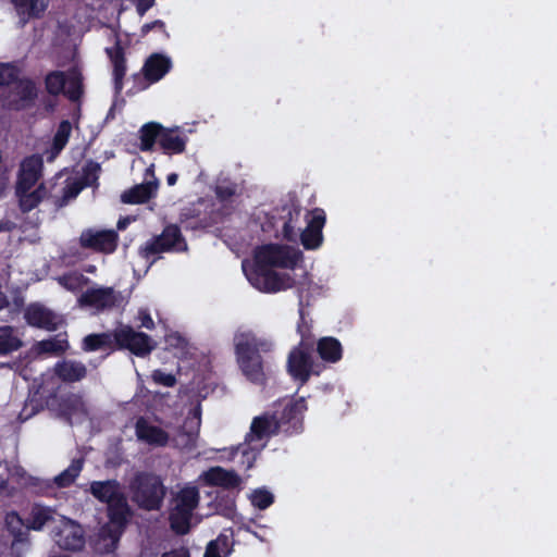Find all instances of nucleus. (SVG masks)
Masks as SVG:
<instances>
[{
	"label": "nucleus",
	"mask_w": 557,
	"mask_h": 557,
	"mask_svg": "<svg viewBox=\"0 0 557 557\" xmlns=\"http://www.w3.org/2000/svg\"><path fill=\"white\" fill-rule=\"evenodd\" d=\"M236 360L243 374L253 384H265L262 354L272 351L271 341L258 337L251 331L239 332L234 336Z\"/></svg>",
	"instance_id": "nucleus-1"
},
{
	"label": "nucleus",
	"mask_w": 557,
	"mask_h": 557,
	"mask_svg": "<svg viewBox=\"0 0 557 557\" xmlns=\"http://www.w3.org/2000/svg\"><path fill=\"white\" fill-rule=\"evenodd\" d=\"M132 500L139 509L158 511L162 508L166 495V486L160 475L140 471L137 472L131 483Z\"/></svg>",
	"instance_id": "nucleus-2"
},
{
	"label": "nucleus",
	"mask_w": 557,
	"mask_h": 557,
	"mask_svg": "<svg viewBox=\"0 0 557 557\" xmlns=\"http://www.w3.org/2000/svg\"><path fill=\"white\" fill-rule=\"evenodd\" d=\"M280 428L273 414L264 413L252 419L250 431L245 436V443L232 449V455L238 453L247 460V469L253 466V462L260 451L265 447V443L256 445V442L269 440L273 435L280 434Z\"/></svg>",
	"instance_id": "nucleus-3"
},
{
	"label": "nucleus",
	"mask_w": 557,
	"mask_h": 557,
	"mask_svg": "<svg viewBox=\"0 0 557 557\" xmlns=\"http://www.w3.org/2000/svg\"><path fill=\"white\" fill-rule=\"evenodd\" d=\"M107 516L109 522L101 528L100 536L103 541H109L106 544V552L111 553L117 547L120 539L133 516L125 493L107 504Z\"/></svg>",
	"instance_id": "nucleus-4"
},
{
	"label": "nucleus",
	"mask_w": 557,
	"mask_h": 557,
	"mask_svg": "<svg viewBox=\"0 0 557 557\" xmlns=\"http://www.w3.org/2000/svg\"><path fill=\"white\" fill-rule=\"evenodd\" d=\"M200 500L199 491L196 486H185L174 497L175 505L170 512L169 521L171 529L180 535H185L190 530V520L194 510Z\"/></svg>",
	"instance_id": "nucleus-5"
},
{
	"label": "nucleus",
	"mask_w": 557,
	"mask_h": 557,
	"mask_svg": "<svg viewBox=\"0 0 557 557\" xmlns=\"http://www.w3.org/2000/svg\"><path fill=\"white\" fill-rule=\"evenodd\" d=\"M46 91L53 97L64 95L71 101H77L83 96V76L77 67H71L67 72L54 70L46 74L44 78Z\"/></svg>",
	"instance_id": "nucleus-6"
},
{
	"label": "nucleus",
	"mask_w": 557,
	"mask_h": 557,
	"mask_svg": "<svg viewBox=\"0 0 557 557\" xmlns=\"http://www.w3.org/2000/svg\"><path fill=\"white\" fill-rule=\"evenodd\" d=\"M302 253L288 246L268 244L255 250L252 265L263 268L294 269L301 260Z\"/></svg>",
	"instance_id": "nucleus-7"
},
{
	"label": "nucleus",
	"mask_w": 557,
	"mask_h": 557,
	"mask_svg": "<svg viewBox=\"0 0 557 557\" xmlns=\"http://www.w3.org/2000/svg\"><path fill=\"white\" fill-rule=\"evenodd\" d=\"M243 270L251 285L263 293H277L295 285V278L288 273H278L270 268L251 265L248 270L243 263Z\"/></svg>",
	"instance_id": "nucleus-8"
},
{
	"label": "nucleus",
	"mask_w": 557,
	"mask_h": 557,
	"mask_svg": "<svg viewBox=\"0 0 557 557\" xmlns=\"http://www.w3.org/2000/svg\"><path fill=\"white\" fill-rule=\"evenodd\" d=\"M185 251L187 244L176 224L166 225L160 235L153 236L139 248V256L146 260L151 257L169 251Z\"/></svg>",
	"instance_id": "nucleus-9"
},
{
	"label": "nucleus",
	"mask_w": 557,
	"mask_h": 557,
	"mask_svg": "<svg viewBox=\"0 0 557 557\" xmlns=\"http://www.w3.org/2000/svg\"><path fill=\"white\" fill-rule=\"evenodd\" d=\"M172 69L169 57L154 52L150 54L141 69V72L132 75L134 87L127 94H136L147 89L150 85L161 81Z\"/></svg>",
	"instance_id": "nucleus-10"
},
{
	"label": "nucleus",
	"mask_w": 557,
	"mask_h": 557,
	"mask_svg": "<svg viewBox=\"0 0 557 557\" xmlns=\"http://www.w3.org/2000/svg\"><path fill=\"white\" fill-rule=\"evenodd\" d=\"M41 398L45 401V406L55 412L59 418H62L67 424H73L74 416L87 414V409L83 397L79 394L69 393L64 396L59 397L57 389L45 395V388L41 386Z\"/></svg>",
	"instance_id": "nucleus-11"
},
{
	"label": "nucleus",
	"mask_w": 557,
	"mask_h": 557,
	"mask_svg": "<svg viewBox=\"0 0 557 557\" xmlns=\"http://www.w3.org/2000/svg\"><path fill=\"white\" fill-rule=\"evenodd\" d=\"M313 349H306L296 345L292 348L287 357V372L294 381L305 385L311 375H320L323 366L315 363L312 358Z\"/></svg>",
	"instance_id": "nucleus-12"
},
{
	"label": "nucleus",
	"mask_w": 557,
	"mask_h": 557,
	"mask_svg": "<svg viewBox=\"0 0 557 557\" xmlns=\"http://www.w3.org/2000/svg\"><path fill=\"white\" fill-rule=\"evenodd\" d=\"M307 403L304 397L287 400L282 410H275L272 414L277 422L281 433L285 435L298 434L304 429V413Z\"/></svg>",
	"instance_id": "nucleus-13"
},
{
	"label": "nucleus",
	"mask_w": 557,
	"mask_h": 557,
	"mask_svg": "<svg viewBox=\"0 0 557 557\" xmlns=\"http://www.w3.org/2000/svg\"><path fill=\"white\" fill-rule=\"evenodd\" d=\"M116 350H129L133 355L144 358L154 348L156 343L146 333L136 332L129 325H121L115 329Z\"/></svg>",
	"instance_id": "nucleus-14"
},
{
	"label": "nucleus",
	"mask_w": 557,
	"mask_h": 557,
	"mask_svg": "<svg viewBox=\"0 0 557 557\" xmlns=\"http://www.w3.org/2000/svg\"><path fill=\"white\" fill-rule=\"evenodd\" d=\"M38 98V87L30 77H22L1 100V107L10 111H24L33 108Z\"/></svg>",
	"instance_id": "nucleus-15"
},
{
	"label": "nucleus",
	"mask_w": 557,
	"mask_h": 557,
	"mask_svg": "<svg viewBox=\"0 0 557 557\" xmlns=\"http://www.w3.org/2000/svg\"><path fill=\"white\" fill-rule=\"evenodd\" d=\"M123 302L122 294L112 287L88 288L78 298L81 307L95 308L99 311L119 308Z\"/></svg>",
	"instance_id": "nucleus-16"
},
{
	"label": "nucleus",
	"mask_w": 557,
	"mask_h": 557,
	"mask_svg": "<svg viewBox=\"0 0 557 557\" xmlns=\"http://www.w3.org/2000/svg\"><path fill=\"white\" fill-rule=\"evenodd\" d=\"M119 235L114 230L87 228L79 236V245L97 252L112 253L117 248Z\"/></svg>",
	"instance_id": "nucleus-17"
},
{
	"label": "nucleus",
	"mask_w": 557,
	"mask_h": 557,
	"mask_svg": "<svg viewBox=\"0 0 557 557\" xmlns=\"http://www.w3.org/2000/svg\"><path fill=\"white\" fill-rule=\"evenodd\" d=\"M326 215L323 209L314 208L307 214V226L300 233V243L307 250H315L323 243L322 230L325 225Z\"/></svg>",
	"instance_id": "nucleus-18"
},
{
	"label": "nucleus",
	"mask_w": 557,
	"mask_h": 557,
	"mask_svg": "<svg viewBox=\"0 0 557 557\" xmlns=\"http://www.w3.org/2000/svg\"><path fill=\"white\" fill-rule=\"evenodd\" d=\"M53 513L54 511L51 508L35 504L25 520L15 511L9 513L7 516V524L11 528L15 521L27 530L40 531L49 521L53 520Z\"/></svg>",
	"instance_id": "nucleus-19"
},
{
	"label": "nucleus",
	"mask_w": 557,
	"mask_h": 557,
	"mask_svg": "<svg viewBox=\"0 0 557 557\" xmlns=\"http://www.w3.org/2000/svg\"><path fill=\"white\" fill-rule=\"evenodd\" d=\"M44 160L39 154L26 157L20 168L16 190L32 189L42 176Z\"/></svg>",
	"instance_id": "nucleus-20"
},
{
	"label": "nucleus",
	"mask_w": 557,
	"mask_h": 557,
	"mask_svg": "<svg viewBox=\"0 0 557 557\" xmlns=\"http://www.w3.org/2000/svg\"><path fill=\"white\" fill-rule=\"evenodd\" d=\"M135 435L139 442L151 447H165L170 441V434L165 430L150 423L145 417L136 420Z\"/></svg>",
	"instance_id": "nucleus-21"
},
{
	"label": "nucleus",
	"mask_w": 557,
	"mask_h": 557,
	"mask_svg": "<svg viewBox=\"0 0 557 557\" xmlns=\"http://www.w3.org/2000/svg\"><path fill=\"white\" fill-rule=\"evenodd\" d=\"M106 53L112 63L114 92L120 95L124 87V77L127 71L125 50L121 41L116 39L112 47L106 48Z\"/></svg>",
	"instance_id": "nucleus-22"
},
{
	"label": "nucleus",
	"mask_w": 557,
	"mask_h": 557,
	"mask_svg": "<svg viewBox=\"0 0 557 557\" xmlns=\"http://www.w3.org/2000/svg\"><path fill=\"white\" fill-rule=\"evenodd\" d=\"M24 319L28 325L34 327L47 331H55L58 329L55 314L39 304H30L24 311Z\"/></svg>",
	"instance_id": "nucleus-23"
},
{
	"label": "nucleus",
	"mask_w": 557,
	"mask_h": 557,
	"mask_svg": "<svg viewBox=\"0 0 557 557\" xmlns=\"http://www.w3.org/2000/svg\"><path fill=\"white\" fill-rule=\"evenodd\" d=\"M188 137L180 127H165L160 136L159 148L164 154H181L186 150Z\"/></svg>",
	"instance_id": "nucleus-24"
},
{
	"label": "nucleus",
	"mask_w": 557,
	"mask_h": 557,
	"mask_svg": "<svg viewBox=\"0 0 557 557\" xmlns=\"http://www.w3.org/2000/svg\"><path fill=\"white\" fill-rule=\"evenodd\" d=\"M202 479L209 486H219L226 490L236 488L242 483L240 476L234 470H226L219 466L205 471Z\"/></svg>",
	"instance_id": "nucleus-25"
},
{
	"label": "nucleus",
	"mask_w": 557,
	"mask_h": 557,
	"mask_svg": "<svg viewBox=\"0 0 557 557\" xmlns=\"http://www.w3.org/2000/svg\"><path fill=\"white\" fill-rule=\"evenodd\" d=\"M55 542L62 549L79 550L85 545L84 532L78 524H64L55 534Z\"/></svg>",
	"instance_id": "nucleus-26"
},
{
	"label": "nucleus",
	"mask_w": 557,
	"mask_h": 557,
	"mask_svg": "<svg viewBox=\"0 0 557 557\" xmlns=\"http://www.w3.org/2000/svg\"><path fill=\"white\" fill-rule=\"evenodd\" d=\"M90 494L100 503L109 504L124 493L121 483L115 479L92 481Z\"/></svg>",
	"instance_id": "nucleus-27"
},
{
	"label": "nucleus",
	"mask_w": 557,
	"mask_h": 557,
	"mask_svg": "<svg viewBox=\"0 0 557 557\" xmlns=\"http://www.w3.org/2000/svg\"><path fill=\"white\" fill-rule=\"evenodd\" d=\"M54 374L65 383L82 381L87 375V368L83 362L74 360L58 361L53 367Z\"/></svg>",
	"instance_id": "nucleus-28"
},
{
	"label": "nucleus",
	"mask_w": 557,
	"mask_h": 557,
	"mask_svg": "<svg viewBox=\"0 0 557 557\" xmlns=\"http://www.w3.org/2000/svg\"><path fill=\"white\" fill-rule=\"evenodd\" d=\"M314 346L319 357L325 363H336L343 358V346L336 337H321Z\"/></svg>",
	"instance_id": "nucleus-29"
},
{
	"label": "nucleus",
	"mask_w": 557,
	"mask_h": 557,
	"mask_svg": "<svg viewBox=\"0 0 557 557\" xmlns=\"http://www.w3.org/2000/svg\"><path fill=\"white\" fill-rule=\"evenodd\" d=\"M83 349L85 351H97L100 349L116 350L115 330L87 335L83 341Z\"/></svg>",
	"instance_id": "nucleus-30"
},
{
	"label": "nucleus",
	"mask_w": 557,
	"mask_h": 557,
	"mask_svg": "<svg viewBox=\"0 0 557 557\" xmlns=\"http://www.w3.org/2000/svg\"><path fill=\"white\" fill-rule=\"evenodd\" d=\"M163 132V125L158 122L145 123L138 131L139 149L144 152H150L154 149L156 144L159 145L160 136Z\"/></svg>",
	"instance_id": "nucleus-31"
},
{
	"label": "nucleus",
	"mask_w": 557,
	"mask_h": 557,
	"mask_svg": "<svg viewBox=\"0 0 557 557\" xmlns=\"http://www.w3.org/2000/svg\"><path fill=\"white\" fill-rule=\"evenodd\" d=\"M178 220L186 231L205 230L209 226L208 218L194 206L182 209Z\"/></svg>",
	"instance_id": "nucleus-32"
},
{
	"label": "nucleus",
	"mask_w": 557,
	"mask_h": 557,
	"mask_svg": "<svg viewBox=\"0 0 557 557\" xmlns=\"http://www.w3.org/2000/svg\"><path fill=\"white\" fill-rule=\"evenodd\" d=\"M16 196L18 198V207L23 213H28L42 201L46 196V187L45 184H40L34 190L25 189V190H16Z\"/></svg>",
	"instance_id": "nucleus-33"
},
{
	"label": "nucleus",
	"mask_w": 557,
	"mask_h": 557,
	"mask_svg": "<svg viewBox=\"0 0 557 557\" xmlns=\"http://www.w3.org/2000/svg\"><path fill=\"white\" fill-rule=\"evenodd\" d=\"M154 188L152 183L135 185L121 195V200L129 205L145 203L153 197Z\"/></svg>",
	"instance_id": "nucleus-34"
},
{
	"label": "nucleus",
	"mask_w": 557,
	"mask_h": 557,
	"mask_svg": "<svg viewBox=\"0 0 557 557\" xmlns=\"http://www.w3.org/2000/svg\"><path fill=\"white\" fill-rule=\"evenodd\" d=\"M23 345L24 343L16 334L14 326H0V356H7L17 351Z\"/></svg>",
	"instance_id": "nucleus-35"
},
{
	"label": "nucleus",
	"mask_w": 557,
	"mask_h": 557,
	"mask_svg": "<svg viewBox=\"0 0 557 557\" xmlns=\"http://www.w3.org/2000/svg\"><path fill=\"white\" fill-rule=\"evenodd\" d=\"M283 211H286V214L282 216V237L287 242H296V224L299 221L301 210L298 207H293L283 208Z\"/></svg>",
	"instance_id": "nucleus-36"
},
{
	"label": "nucleus",
	"mask_w": 557,
	"mask_h": 557,
	"mask_svg": "<svg viewBox=\"0 0 557 557\" xmlns=\"http://www.w3.org/2000/svg\"><path fill=\"white\" fill-rule=\"evenodd\" d=\"M84 458H75L70 466L54 478V484L60 487L71 486L81 474L84 467Z\"/></svg>",
	"instance_id": "nucleus-37"
},
{
	"label": "nucleus",
	"mask_w": 557,
	"mask_h": 557,
	"mask_svg": "<svg viewBox=\"0 0 557 557\" xmlns=\"http://www.w3.org/2000/svg\"><path fill=\"white\" fill-rule=\"evenodd\" d=\"M297 334L300 336L298 346L306 347V349H314L315 338L312 333V321H308L305 317V310L300 305L299 320L297 323Z\"/></svg>",
	"instance_id": "nucleus-38"
},
{
	"label": "nucleus",
	"mask_w": 557,
	"mask_h": 557,
	"mask_svg": "<svg viewBox=\"0 0 557 557\" xmlns=\"http://www.w3.org/2000/svg\"><path fill=\"white\" fill-rule=\"evenodd\" d=\"M18 14H27L28 17H40L47 10L49 0H11Z\"/></svg>",
	"instance_id": "nucleus-39"
},
{
	"label": "nucleus",
	"mask_w": 557,
	"mask_h": 557,
	"mask_svg": "<svg viewBox=\"0 0 557 557\" xmlns=\"http://www.w3.org/2000/svg\"><path fill=\"white\" fill-rule=\"evenodd\" d=\"M67 347V341L58 339L57 337L42 339L35 345L36 351L39 355H60L63 354Z\"/></svg>",
	"instance_id": "nucleus-40"
},
{
	"label": "nucleus",
	"mask_w": 557,
	"mask_h": 557,
	"mask_svg": "<svg viewBox=\"0 0 557 557\" xmlns=\"http://www.w3.org/2000/svg\"><path fill=\"white\" fill-rule=\"evenodd\" d=\"M22 70L15 63H1L0 64V86L13 87L22 79Z\"/></svg>",
	"instance_id": "nucleus-41"
},
{
	"label": "nucleus",
	"mask_w": 557,
	"mask_h": 557,
	"mask_svg": "<svg viewBox=\"0 0 557 557\" xmlns=\"http://www.w3.org/2000/svg\"><path fill=\"white\" fill-rule=\"evenodd\" d=\"M72 132V124L69 120H62L57 128L52 139V150L54 153L61 152L66 146Z\"/></svg>",
	"instance_id": "nucleus-42"
},
{
	"label": "nucleus",
	"mask_w": 557,
	"mask_h": 557,
	"mask_svg": "<svg viewBox=\"0 0 557 557\" xmlns=\"http://www.w3.org/2000/svg\"><path fill=\"white\" fill-rule=\"evenodd\" d=\"M88 175H85L84 180H76L67 183L62 190V197L60 206L66 205L71 199L76 198L79 193L89 185L87 182Z\"/></svg>",
	"instance_id": "nucleus-43"
},
{
	"label": "nucleus",
	"mask_w": 557,
	"mask_h": 557,
	"mask_svg": "<svg viewBox=\"0 0 557 557\" xmlns=\"http://www.w3.org/2000/svg\"><path fill=\"white\" fill-rule=\"evenodd\" d=\"M251 503L260 510H264L274 503V496L267 490H256L252 493Z\"/></svg>",
	"instance_id": "nucleus-44"
},
{
	"label": "nucleus",
	"mask_w": 557,
	"mask_h": 557,
	"mask_svg": "<svg viewBox=\"0 0 557 557\" xmlns=\"http://www.w3.org/2000/svg\"><path fill=\"white\" fill-rule=\"evenodd\" d=\"M154 383L166 386V387H173L176 384V377L172 373H166L160 369L154 370L151 375Z\"/></svg>",
	"instance_id": "nucleus-45"
},
{
	"label": "nucleus",
	"mask_w": 557,
	"mask_h": 557,
	"mask_svg": "<svg viewBox=\"0 0 557 557\" xmlns=\"http://www.w3.org/2000/svg\"><path fill=\"white\" fill-rule=\"evenodd\" d=\"M210 543H215V546L222 550L224 557H227L232 553L233 541L227 534L221 533L215 540L210 541Z\"/></svg>",
	"instance_id": "nucleus-46"
},
{
	"label": "nucleus",
	"mask_w": 557,
	"mask_h": 557,
	"mask_svg": "<svg viewBox=\"0 0 557 557\" xmlns=\"http://www.w3.org/2000/svg\"><path fill=\"white\" fill-rule=\"evenodd\" d=\"M83 277L84 275L78 273L65 274L60 277L59 282L66 289L74 290L81 284Z\"/></svg>",
	"instance_id": "nucleus-47"
},
{
	"label": "nucleus",
	"mask_w": 557,
	"mask_h": 557,
	"mask_svg": "<svg viewBox=\"0 0 557 557\" xmlns=\"http://www.w3.org/2000/svg\"><path fill=\"white\" fill-rule=\"evenodd\" d=\"M235 193L236 190L234 186L219 185L215 187V196L221 202L228 201L235 195Z\"/></svg>",
	"instance_id": "nucleus-48"
},
{
	"label": "nucleus",
	"mask_w": 557,
	"mask_h": 557,
	"mask_svg": "<svg viewBox=\"0 0 557 557\" xmlns=\"http://www.w3.org/2000/svg\"><path fill=\"white\" fill-rule=\"evenodd\" d=\"M137 319L140 322L139 327H145L147 330L154 329V322L148 309H139Z\"/></svg>",
	"instance_id": "nucleus-49"
},
{
	"label": "nucleus",
	"mask_w": 557,
	"mask_h": 557,
	"mask_svg": "<svg viewBox=\"0 0 557 557\" xmlns=\"http://www.w3.org/2000/svg\"><path fill=\"white\" fill-rule=\"evenodd\" d=\"M154 26H158V30L162 32L166 38H169V34L165 28V23L161 20H156L150 23H146L141 26V35L146 36L149 32L154 29Z\"/></svg>",
	"instance_id": "nucleus-50"
},
{
	"label": "nucleus",
	"mask_w": 557,
	"mask_h": 557,
	"mask_svg": "<svg viewBox=\"0 0 557 557\" xmlns=\"http://www.w3.org/2000/svg\"><path fill=\"white\" fill-rule=\"evenodd\" d=\"M165 342L174 348H184L186 345V341L178 333L168 335Z\"/></svg>",
	"instance_id": "nucleus-51"
},
{
	"label": "nucleus",
	"mask_w": 557,
	"mask_h": 557,
	"mask_svg": "<svg viewBox=\"0 0 557 557\" xmlns=\"http://www.w3.org/2000/svg\"><path fill=\"white\" fill-rule=\"evenodd\" d=\"M161 557H190V553L188 548L182 546L163 553Z\"/></svg>",
	"instance_id": "nucleus-52"
},
{
	"label": "nucleus",
	"mask_w": 557,
	"mask_h": 557,
	"mask_svg": "<svg viewBox=\"0 0 557 557\" xmlns=\"http://www.w3.org/2000/svg\"><path fill=\"white\" fill-rule=\"evenodd\" d=\"M152 4V0H139L137 10L140 14H143L150 5Z\"/></svg>",
	"instance_id": "nucleus-53"
},
{
	"label": "nucleus",
	"mask_w": 557,
	"mask_h": 557,
	"mask_svg": "<svg viewBox=\"0 0 557 557\" xmlns=\"http://www.w3.org/2000/svg\"><path fill=\"white\" fill-rule=\"evenodd\" d=\"M131 220L132 219L129 216L121 218L116 224L117 230H120V231L125 230L126 226L131 223Z\"/></svg>",
	"instance_id": "nucleus-54"
},
{
	"label": "nucleus",
	"mask_w": 557,
	"mask_h": 557,
	"mask_svg": "<svg viewBox=\"0 0 557 557\" xmlns=\"http://www.w3.org/2000/svg\"><path fill=\"white\" fill-rule=\"evenodd\" d=\"M177 180H178V175L176 173H171L166 176V183L169 186L175 185Z\"/></svg>",
	"instance_id": "nucleus-55"
},
{
	"label": "nucleus",
	"mask_w": 557,
	"mask_h": 557,
	"mask_svg": "<svg viewBox=\"0 0 557 557\" xmlns=\"http://www.w3.org/2000/svg\"><path fill=\"white\" fill-rule=\"evenodd\" d=\"M9 306V300L5 294L0 292V311Z\"/></svg>",
	"instance_id": "nucleus-56"
},
{
	"label": "nucleus",
	"mask_w": 557,
	"mask_h": 557,
	"mask_svg": "<svg viewBox=\"0 0 557 557\" xmlns=\"http://www.w3.org/2000/svg\"><path fill=\"white\" fill-rule=\"evenodd\" d=\"M14 304L17 308H22L24 306V299L22 297H15Z\"/></svg>",
	"instance_id": "nucleus-57"
},
{
	"label": "nucleus",
	"mask_w": 557,
	"mask_h": 557,
	"mask_svg": "<svg viewBox=\"0 0 557 557\" xmlns=\"http://www.w3.org/2000/svg\"><path fill=\"white\" fill-rule=\"evenodd\" d=\"M12 534L14 535V537L17 540V541H22V535H23V532L21 530H18L17 532H15L13 529L11 530Z\"/></svg>",
	"instance_id": "nucleus-58"
},
{
	"label": "nucleus",
	"mask_w": 557,
	"mask_h": 557,
	"mask_svg": "<svg viewBox=\"0 0 557 557\" xmlns=\"http://www.w3.org/2000/svg\"><path fill=\"white\" fill-rule=\"evenodd\" d=\"M196 419H197V425L199 426L200 424V412H196Z\"/></svg>",
	"instance_id": "nucleus-59"
},
{
	"label": "nucleus",
	"mask_w": 557,
	"mask_h": 557,
	"mask_svg": "<svg viewBox=\"0 0 557 557\" xmlns=\"http://www.w3.org/2000/svg\"><path fill=\"white\" fill-rule=\"evenodd\" d=\"M9 230H10V227H7V225L0 226V231H9Z\"/></svg>",
	"instance_id": "nucleus-60"
}]
</instances>
